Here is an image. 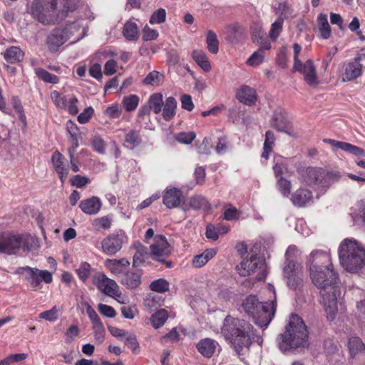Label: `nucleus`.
I'll return each mask as SVG.
<instances>
[{
  "label": "nucleus",
  "instance_id": "338daca9",
  "mask_svg": "<svg viewBox=\"0 0 365 365\" xmlns=\"http://www.w3.org/2000/svg\"><path fill=\"white\" fill-rule=\"evenodd\" d=\"M93 113V108L92 107H88L85 108L83 111L78 115L77 120L81 124L86 123L91 118Z\"/></svg>",
  "mask_w": 365,
  "mask_h": 365
},
{
  "label": "nucleus",
  "instance_id": "603ef678",
  "mask_svg": "<svg viewBox=\"0 0 365 365\" xmlns=\"http://www.w3.org/2000/svg\"><path fill=\"white\" fill-rule=\"evenodd\" d=\"M78 103V99L76 96H71L68 98L67 102L66 103V106L63 108V110H66L69 113V114L75 115L79 111L77 105Z\"/></svg>",
  "mask_w": 365,
  "mask_h": 365
},
{
  "label": "nucleus",
  "instance_id": "a19ab883",
  "mask_svg": "<svg viewBox=\"0 0 365 365\" xmlns=\"http://www.w3.org/2000/svg\"><path fill=\"white\" fill-rule=\"evenodd\" d=\"M35 73L39 79L46 83L56 84L59 81V78L57 76L41 68H36Z\"/></svg>",
  "mask_w": 365,
  "mask_h": 365
},
{
  "label": "nucleus",
  "instance_id": "412c9836",
  "mask_svg": "<svg viewBox=\"0 0 365 365\" xmlns=\"http://www.w3.org/2000/svg\"><path fill=\"white\" fill-rule=\"evenodd\" d=\"M323 142L356 156L365 157L364 150L351 143L329 138L324 139Z\"/></svg>",
  "mask_w": 365,
  "mask_h": 365
},
{
  "label": "nucleus",
  "instance_id": "a18cd8bd",
  "mask_svg": "<svg viewBox=\"0 0 365 365\" xmlns=\"http://www.w3.org/2000/svg\"><path fill=\"white\" fill-rule=\"evenodd\" d=\"M122 103L125 110L130 112L137 108L139 103V97L135 94L125 96L123 99Z\"/></svg>",
  "mask_w": 365,
  "mask_h": 365
},
{
  "label": "nucleus",
  "instance_id": "a211bd4d",
  "mask_svg": "<svg viewBox=\"0 0 365 365\" xmlns=\"http://www.w3.org/2000/svg\"><path fill=\"white\" fill-rule=\"evenodd\" d=\"M150 250L155 259L159 262H163L170 253L169 245L162 235L155 237V243L150 245Z\"/></svg>",
  "mask_w": 365,
  "mask_h": 365
},
{
  "label": "nucleus",
  "instance_id": "58836bf2",
  "mask_svg": "<svg viewBox=\"0 0 365 365\" xmlns=\"http://www.w3.org/2000/svg\"><path fill=\"white\" fill-rule=\"evenodd\" d=\"M189 206L190 208L195 210H207L210 207V204L204 197L195 195L189 199Z\"/></svg>",
  "mask_w": 365,
  "mask_h": 365
},
{
  "label": "nucleus",
  "instance_id": "72a5a7b5",
  "mask_svg": "<svg viewBox=\"0 0 365 365\" xmlns=\"http://www.w3.org/2000/svg\"><path fill=\"white\" fill-rule=\"evenodd\" d=\"M135 253L133 255V264L134 267H138L143 264L145 257L148 255V250L140 242H136L133 245Z\"/></svg>",
  "mask_w": 365,
  "mask_h": 365
},
{
  "label": "nucleus",
  "instance_id": "393cba45",
  "mask_svg": "<svg viewBox=\"0 0 365 365\" xmlns=\"http://www.w3.org/2000/svg\"><path fill=\"white\" fill-rule=\"evenodd\" d=\"M217 343L210 338L200 340L196 345L197 351L205 357L211 358L217 348Z\"/></svg>",
  "mask_w": 365,
  "mask_h": 365
},
{
  "label": "nucleus",
  "instance_id": "c9c22d12",
  "mask_svg": "<svg viewBox=\"0 0 365 365\" xmlns=\"http://www.w3.org/2000/svg\"><path fill=\"white\" fill-rule=\"evenodd\" d=\"M192 58L196 63L205 72H209L211 70V65L208 58L202 50H195L192 52Z\"/></svg>",
  "mask_w": 365,
  "mask_h": 365
},
{
  "label": "nucleus",
  "instance_id": "c03bdc74",
  "mask_svg": "<svg viewBox=\"0 0 365 365\" xmlns=\"http://www.w3.org/2000/svg\"><path fill=\"white\" fill-rule=\"evenodd\" d=\"M163 76L157 71L150 72L143 80L145 85L158 86L160 85Z\"/></svg>",
  "mask_w": 365,
  "mask_h": 365
},
{
  "label": "nucleus",
  "instance_id": "423d86ee",
  "mask_svg": "<svg viewBox=\"0 0 365 365\" xmlns=\"http://www.w3.org/2000/svg\"><path fill=\"white\" fill-rule=\"evenodd\" d=\"M253 336V327L250 323L239 319L230 322V342L237 355L242 354L244 349H250Z\"/></svg>",
  "mask_w": 365,
  "mask_h": 365
},
{
  "label": "nucleus",
  "instance_id": "aec40b11",
  "mask_svg": "<svg viewBox=\"0 0 365 365\" xmlns=\"http://www.w3.org/2000/svg\"><path fill=\"white\" fill-rule=\"evenodd\" d=\"M323 170L318 168H307L302 178L304 182L309 185H315L322 188Z\"/></svg>",
  "mask_w": 365,
  "mask_h": 365
},
{
  "label": "nucleus",
  "instance_id": "ea45409f",
  "mask_svg": "<svg viewBox=\"0 0 365 365\" xmlns=\"http://www.w3.org/2000/svg\"><path fill=\"white\" fill-rule=\"evenodd\" d=\"M150 108L158 114L161 111L163 105V95L160 93H156L150 96L149 101Z\"/></svg>",
  "mask_w": 365,
  "mask_h": 365
},
{
  "label": "nucleus",
  "instance_id": "c85d7f7f",
  "mask_svg": "<svg viewBox=\"0 0 365 365\" xmlns=\"http://www.w3.org/2000/svg\"><path fill=\"white\" fill-rule=\"evenodd\" d=\"M142 143V138L139 130H130L125 133L124 146L128 149L133 150L138 147Z\"/></svg>",
  "mask_w": 365,
  "mask_h": 365
},
{
  "label": "nucleus",
  "instance_id": "2eb2a0df",
  "mask_svg": "<svg viewBox=\"0 0 365 365\" xmlns=\"http://www.w3.org/2000/svg\"><path fill=\"white\" fill-rule=\"evenodd\" d=\"M93 283L105 294L110 297L118 295V284L114 280L108 278L104 274L97 273L93 277Z\"/></svg>",
  "mask_w": 365,
  "mask_h": 365
},
{
  "label": "nucleus",
  "instance_id": "774afa93",
  "mask_svg": "<svg viewBox=\"0 0 365 365\" xmlns=\"http://www.w3.org/2000/svg\"><path fill=\"white\" fill-rule=\"evenodd\" d=\"M98 309L101 314L106 317L113 318L116 315L115 309L112 307L107 304H99L98 306Z\"/></svg>",
  "mask_w": 365,
  "mask_h": 365
},
{
  "label": "nucleus",
  "instance_id": "9d476101",
  "mask_svg": "<svg viewBox=\"0 0 365 365\" xmlns=\"http://www.w3.org/2000/svg\"><path fill=\"white\" fill-rule=\"evenodd\" d=\"M283 276L287 286L292 289H296L302 284V273L298 264L289 262L283 268Z\"/></svg>",
  "mask_w": 365,
  "mask_h": 365
},
{
  "label": "nucleus",
  "instance_id": "3c124183",
  "mask_svg": "<svg viewBox=\"0 0 365 365\" xmlns=\"http://www.w3.org/2000/svg\"><path fill=\"white\" fill-rule=\"evenodd\" d=\"M300 251L295 245H290L287 248L285 253V264H289V262H292L293 264H297L295 262V259L300 255Z\"/></svg>",
  "mask_w": 365,
  "mask_h": 365
},
{
  "label": "nucleus",
  "instance_id": "b1692460",
  "mask_svg": "<svg viewBox=\"0 0 365 365\" xmlns=\"http://www.w3.org/2000/svg\"><path fill=\"white\" fill-rule=\"evenodd\" d=\"M101 206L102 203L98 197L83 200L79 204L82 212L90 215H96L100 211Z\"/></svg>",
  "mask_w": 365,
  "mask_h": 365
},
{
  "label": "nucleus",
  "instance_id": "6e6552de",
  "mask_svg": "<svg viewBox=\"0 0 365 365\" xmlns=\"http://www.w3.org/2000/svg\"><path fill=\"white\" fill-rule=\"evenodd\" d=\"M236 270L243 277L256 274L257 281L265 279L267 275L265 259L257 254H250L249 258L242 260L236 267Z\"/></svg>",
  "mask_w": 365,
  "mask_h": 365
},
{
  "label": "nucleus",
  "instance_id": "f704fd0d",
  "mask_svg": "<svg viewBox=\"0 0 365 365\" xmlns=\"http://www.w3.org/2000/svg\"><path fill=\"white\" fill-rule=\"evenodd\" d=\"M317 23L320 36L323 39H327L331 36V27L328 22L327 15L320 14L317 17Z\"/></svg>",
  "mask_w": 365,
  "mask_h": 365
},
{
  "label": "nucleus",
  "instance_id": "a878e982",
  "mask_svg": "<svg viewBox=\"0 0 365 365\" xmlns=\"http://www.w3.org/2000/svg\"><path fill=\"white\" fill-rule=\"evenodd\" d=\"M4 58L9 63H17L24 60V53L19 46H10L3 53Z\"/></svg>",
  "mask_w": 365,
  "mask_h": 365
},
{
  "label": "nucleus",
  "instance_id": "0eeeda50",
  "mask_svg": "<svg viewBox=\"0 0 365 365\" xmlns=\"http://www.w3.org/2000/svg\"><path fill=\"white\" fill-rule=\"evenodd\" d=\"M31 250V237L26 234L4 232L0 235V252L21 255Z\"/></svg>",
  "mask_w": 365,
  "mask_h": 365
},
{
  "label": "nucleus",
  "instance_id": "6e6d98bb",
  "mask_svg": "<svg viewBox=\"0 0 365 365\" xmlns=\"http://www.w3.org/2000/svg\"><path fill=\"white\" fill-rule=\"evenodd\" d=\"M93 225L97 230H108L111 225V220L108 216L101 217L93 220Z\"/></svg>",
  "mask_w": 365,
  "mask_h": 365
},
{
  "label": "nucleus",
  "instance_id": "1a4fd4ad",
  "mask_svg": "<svg viewBox=\"0 0 365 365\" xmlns=\"http://www.w3.org/2000/svg\"><path fill=\"white\" fill-rule=\"evenodd\" d=\"M15 274L23 276L24 279L34 289L40 288L42 282L49 284L53 280L52 274L50 272L41 270L29 266L18 267L15 271Z\"/></svg>",
  "mask_w": 365,
  "mask_h": 365
},
{
  "label": "nucleus",
  "instance_id": "ddd939ff",
  "mask_svg": "<svg viewBox=\"0 0 365 365\" xmlns=\"http://www.w3.org/2000/svg\"><path fill=\"white\" fill-rule=\"evenodd\" d=\"M271 125L278 131L284 133L291 137H299V132L294 128L285 114L282 112L274 113L271 120Z\"/></svg>",
  "mask_w": 365,
  "mask_h": 365
},
{
  "label": "nucleus",
  "instance_id": "79ce46f5",
  "mask_svg": "<svg viewBox=\"0 0 365 365\" xmlns=\"http://www.w3.org/2000/svg\"><path fill=\"white\" fill-rule=\"evenodd\" d=\"M206 44L208 51L212 53H217L219 50V41L217 38V35L215 33L209 30L207 31V38H206Z\"/></svg>",
  "mask_w": 365,
  "mask_h": 365
},
{
  "label": "nucleus",
  "instance_id": "8fccbe9b",
  "mask_svg": "<svg viewBox=\"0 0 365 365\" xmlns=\"http://www.w3.org/2000/svg\"><path fill=\"white\" fill-rule=\"evenodd\" d=\"M277 186L279 191L284 197H288L291 192V182L280 177L277 179Z\"/></svg>",
  "mask_w": 365,
  "mask_h": 365
},
{
  "label": "nucleus",
  "instance_id": "c756f323",
  "mask_svg": "<svg viewBox=\"0 0 365 365\" xmlns=\"http://www.w3.org/2000/svg\"><path fill=\"white\" fill-rule=\"evenodd\" d=\"M348 346L350 354L353 357L359 354L365 356V344L359 337H350L349 339Z\"/></svg>",
  "mask_w": 365,
  "mask_h": 365
},
{
  "label": "nucleus",
  "instance_id": "4c0bfd02",
  "mask_svg": "<svg viewBox=\"0 0 365 365\" xmlns=\"http://www.w3.org/2000/svg\"><path fill=\"white\" fill-rule=\"evenodd\" d=\"M275 142V136L272 131L268 130L265 133V140L264 142L263 152L262 158L267 160L270 153L272 151Z\"/></svg>",
  "mask_w": 365,
  "mask_h": 365
},
{
  "label": "nucleus",
  "instance_id": "864d4df0",
  "mask_svg": "<svg viewBox=\"0 0 365 365\" xmlns=\"http://www.w3.org/2000/svg\"><path fill=\"white\" fill-rule=\"evenodd\" d=\"M91 265L86 262H83L81 263L79 267L76 269L78 277L83 281L86 282L91 274Z\"/></svg>",
  "mask_w": 365,
  "mask_h": 365
},
{
  "label": "nucleus",
  "instance_id": "13d9d810",
  "mask_svg": "<svg viewBox=\"0 0 365 365\" xmlns=\"http://www.w3.org/2000/svg\"><path fill=\"white\" fill-rule=\"evenodd\" d=\"M264 59V53L262 50H257L254 52L252 56L247 59V63L250 66H257L262 63Z\"/></svg>",
  "mask_w": 365,
  "mask_h": 365
},
{
  "label": "nucleus",
  "instance_id": "680f3d73",
  "mask_svg": "<svg viewBox=\"0 0 365 365\" xmlns=\"http://www.w3.org/2000/svg\"><path fill=\"white\" fill-rule=\"evenodd\" d=\"M90 182L91 180L88 178L80 175H76L71 178V185L78 188L85 187Z\"/></svg>",
  "mask_w": 365,
  "mask_h": 365
},
{
  "label": "nucleus",
  "instance_id": "cd10ccee",
  "mask_svg": "<svg viewBox=\"0 0 365 365\" xmlns=\"http://www.w3.org/2000/svg\"><path fill=\"white\" fill-rule=\"evenodd\" d=\"M217 252L215 249L210 248L205 250L202 253L195 255L192 262V264L195 268H201L205 266L208 261L213 258Z\"/></svg>",
  "mask_w": 365,
  "mask_h": 365
},
{
  "label": "nucleus",
  "instance_id": "4468645a",
  "mask_svg": "<svg viewBox=\"0 0 365 365\" xmlns=\"http://www.w3.org/2000/svg\"><path fill=\"white\" fill-rule=\"evenodd\" d=\"M293 70L302 74L304 81L309 86H316L319 84L320 81L317 75L316 68L311 59L297 65V67L293 66Z\"/></svg>",
  "mask_w": 365,
  "mask_h": 365
},
{
  "label": "nucleus",
  "instance_id": "20e7f679",
  "mask_svg": "<svg viewBox=\"0 0 365 365\" xmlns=\"http://www.w3.org/2000/svg\"><path fill=\"white\" fill-rule=\"evenodd\" d=\"M339 257L342 267L349 272H357L365 267V250L354 238H346L341 242Z\"/></svg>",
  "mask_w": 365,
  "mask_h": 365
},
{
  "label": "nucleus",
  "instance_id": "e433bc0d",
  "mask_svg": "<svg viewBox=\"0 0 365 365\" xmlns=\"http://www.w3.org/2000/svg\"><path fill=\"white\" fill-rule=\"evenodd\" d=\"M168 318V311L164 309H160L152 314L150 317V322L153 328L158 329L164 325Z\"/></svg>",
  "mask_w": 365,
  "mask_h": 365
},
{
  "label": "nucleus",
  "instance_id": "4d7b16f0",
  "mask_svg": "<svg viewBox=\"0 0 365 365\" xmlns=\"http://www.w3.org/2000/svg\"><path fill=\"white\" fill-rule=\"evenodd\" d=\"M59 309L54 306L51 309L41 312L39 317L46 321L54 322L58 318Z\"/></svg>",
  "mask_w": 365,
  "mask_h": 365
},
{
  "label": "nucleus",
  "instance_id": "09e8293b",
  "mask_svg": "<svg viewBox=\"0 0 365 365\" xmlns=\"http://www.w3.org/2000/svg\"><path fill=\"white\" fill-rule=\"evenodd\" d=\"M284 19L281 16L278 17V19L272 24L271 29L269 31V36L272 40L275 41L280 33L282 31Z\"/></svg>",
  "mask_w": 365,
  "mask_h": 365
},
{
  "label": "nucleus",
  "instance_id": "dca6fc26",
  "mask_svg": "<svg viewBox=\"0 0 365 365\" xmlns=\"http://www.w3.org/2000/svg\"><path fill=\"white\" fill-rule=\"evenodd\" d=\"M69 39V34L63 29H56L48 36L46 44L50 51L56 52L58 48Z\"/></svg>",
  "mask_w": 365,
  "mask_h": 365
},
{
  "label": "nucleus",
  "instance_id": "052dcab7",
  "mask_svg": "<svg viewBox=\"0 0 365 365\" xmlns=\"http://www.w3.org/2000/svg\"><path fill=\"white\" fill-rule=\"evenodd\" d=\"M196 135L194 132H181L176 135V140L183 144H190L195 138Z\"/></svg>",
  "mask_w": 365,
  "mask_h": 365
},
{
  "label": "nucleus",
  "instance_id": "4be33fe9",
  "mask_svg": "<svg viewBox=\"0 0 365 365\" xmlns=\"http://www.w3.org/2000/svg\"><path fill=\"white\" fill-rule=\"evenodd\" d=\"M236 97L240 103L249 106L255 105L257 100L255 89L248 86H242L237 91Z\"/></svg>",
  "mask_w": 365,
  "mask_h": 365
},
{
  "label": "nucleus",
  "instance_id": "5fc2aeb1",
  "mask_svg": "<svg viewBox=\"0 0 365 365\" xmlns=\"http://www.w3.org/2000/svg\"><path fill=\"white\" fill-rule=\"evenodd\" d=\"M166 19V11L164 9L160 8L155 11L150 16V24H158L163 23Z\"/></svg>",
  "mask_w": 365,
  "mask_h": 365
},
{
  "label": "nucleus",
  "instance_id": "9b49d317",
  "mask_svg": "<svg viewBox=\"0 0 365 365\" xmlns=\"http://www.w3.org/2000/svg\"><path fill=\"white\" fill-rule=\"evenodd\" d=\"M361 56H357L353 61L346 62L343 64L341 73L342 82L354 81L362 75L363 66L360 63Z\"/></svg>",
  "mask_w": 365,
  "mask_h": 365
},
{
  "label": "nucleus",
  "instance_id": "bb28decb",
  "mask_svg": "<svg viewBox=\"0 0 365 365\" xmlns=\"http://www.w3.org/2000/svg\"><path fill=\"white\" fill-rule=\"evenodd\" d=\"M312 198V193L305 189L299 188L292 195L291 200L294 205L302 207L308 203Z\"/></svg>",
  "mask_w": 365,
  "mask_h": 365
},
{
  "label": "nucleus",
  "instance_id": "f03ea898",
  "mask_svg": "<svg viewBox=\"0 0 365 365\" xmlns=\"http://www.w3.org/2000/svg\"><path fill=\"white\" fill-rule=\"evenodd\" d=\"M78 0H34L31 6L34 17L44 25L54 24L60 15L75 9Z\"/></svg>",
  "mask_w": 365,
  "mask_h": 365
},
{
  "label": "nucleus",
  "instance_id": "0e129e2a",
  "mask_svg": "<svg viewBox=\"0 0 365 365\" xmlns=\"http://www.w3.org/2000/svg\"><path fill=\"white\" fill-rule=\"evenodd\" d=\"M251 35L254 43H259L260 40L266 37V34L262 31V27L259 26L251 28Z\"/></svg>",
  "mask_w": 365,
  "mask_h": 365
},
{
  "label": "nucleus",
  "instance_id": "f257e3e1",
  "mask_svg": "<svg viewBox=\"0 0 365 365\" xmlns=\"http://www.w3.org/2000/svg\"><path fill=\"white\" fill-rule=\"evenodd\" d=\"M307 264L309 267L312 282L320 290L327 317L332 321L336 318L339 310L341 291L330 255L327 251L315 250L309 254Z\"/></svg>",
  "mask_w": 365,
  "mask_h": 365
},
{
  "label": "nucleus",
  "instance_id": "473e14b6",
  "mask_svg": "<svg viewBox=\"0 0 365 365\" xmlns=\"http://www.w3.org/2000/svg\"><path fill=\"white\" fill-rule=\"evenodd\" d=\"M177 101L173 96L166 98L163 110V117L165 120H171L175 115Z\"/></svg>",
  "mask_w": 365,
  "mask_h": 365
},
{
  "label": "nucleus",
  "instance_id": "f3484780",
  "mask_svg": "<svg viewBox=\"0 0 365 365\" xmlns=\"http://www.w3.org/2000/svg\"><path fill=\"white\" fill-rule=\"evenodd\" d=\"M88 25L84 24L82 19L67 24L63 29L65 33L69 34V38H73V43L82 39L88 31Z\"/></svg>",
  "mask_w": 365,
  "mask_h": 365
},
{
  "label": "nucleus",
  "instance_id": "de8ad7c7",
  "mask_svg": "<svg viewBox=\"0 0 365 365\" xmlns=\"http://www.w3.org/2000/svg\"><path fill=\"white\" fill-rule=\"evenodd\" d=\"M51 99L54 105L58 109H63L66 106L68 98L66 96L61 95L57 91H53L50 94Z\"/></svg>",
  "mask_w": 365,
  "mask_h": 365
},
{
  "label": "nucleus",
  "instance_id": "bf43d9fd",
  "mask_svg": "<svg viewBox=\"0 0 365 365\" xmlns=\"http://www.w3.org/2000/svg\"><path fill=\"white\" fill-rule=\"evenodd\" d=\"M227 232V229L223 227L220 230V227H213L212 225H207L206 227L205 236L208 239L216 240L218 238V233H224Z\"/></svg>",
  "mask_w": 365,
  "mask_h": 365
},
{
  "label": "nucleus",
  "instance_id": "39448f33",
  "mask_svg": "<svg viewBox=\"0 0 365 365\" xmlns=\"http://www.w3.org/2000/svg\"><path fill=\"white\" fill-rule=\"evenodd\" d=\"M242 307L257 325L266 328L275 314L276 299L269 303H262L255 296L250 295L243 302Z\"/></svg>",
  "mask_w": 365,
  "mask_h": 365
},
{
  "label": "nucleus",
  "instance_id": "2f4dec72",
  "mask_svg": "<svg viewBox=\"0 0 365 365\" xmlns=\"http://www.w3.org/2000/svg\"><path fill=\"white\" fill-rule=\"evenodd\" d=\"M141 282V274L140 272H127L122 279L121 283L128 289H135Z\"/></svg>",
  "mask_w": 365,
  "mask_h": 365
},
{
  "label": "nucleus",
  "instance_id": "37998d69",
  "mask_svg": "<svg viewBox=\"0 0 365 365\" xmlns=\"http://www.w3.org/2000/svg\"><path fill=\"white\" fill-rule=\"evenodd\" d=\"M341 178L339 172H325L323 170L322 188L329 187L332 183L337 182Z\"/></svg>",
  "mask_w": 365,
  "mask_h": 365
},
{
  "label": "nucleus",
  "instance_id": "f8f14e48",
  "mask_svg": "<svg viewBox=\"0 0 365 365\" xmlns=\"http://www.w3.org/2000/svg\"><path fill=\"white\" fill-rule=\"evenodd\" d=\"M126 237L123 233H113L109 235L101 242L102 251L108 255L117 253L125 242Z\"/></svg>",
  "mask_w": 365,
  "mask_h": 365
},
{
  "label": "nucleus",
  "instance_id": "e2e57ef3",
  "mask_svg": "<svg viewBox=\"0 0 365 365\" xmlns=\"http://www.w3.org/2000/svg\"><path fill=\"white\" fill-rule=\"evenodd\" d=\"M92 147L97 153H103L106 149V143L99 135H95L92 140Z\"/></svg>",
  "mask_w": 365,
  "mask_h": 365
},
{
  "label": "nucleus",
  "instance_id": "6ab92c4d",
  "mask_svg": "<svg viewBox=\"0 0 365 365\" xmlns=\"http://www.w3.org/2000/svg\"><path fill=\"white\" fill-rule=\"evenodd\" d=\"M65 158L59 152L55 151L51 156V162L55 171L57 173L62 184L65 182L68 175V168L64 165Z\"/></svg>",
  "mask_w": 365,
  "mask_h": 365
},
{
  "label": "nucleus",
  "instance_id": "7ed1b4c3",
  "mask_svg": "<svg viewBox=\"0 0 365 365\" xmlns=\"http://www.w3.org/2000/svg\"><path fill=\"white\" fill-rule=\"evenodd\" d=\"M279 348L282 352L304 348L309 344L307 327L297 314H292L284 334L278 337Z\"/></svg>",
  "mask_w": 365,
  "mask_h": 365
},
{
  "label": "nucleus",
  "instance_id": "69168bd1",
  "mask_svg": "<svg viewBox=\"0 0 365 365\" xmlns=\"http://www.w3.org/2000/svg\"><path fill=\"white\" fill-rule=\"evenodd\" d=\"M124 342L125 345L128 346L134 352H135L136 350L139 348V344L136 339V337L133 334L127 333L125 336Z\"/></svg>",
  "mask_w": 365,
  "mask_h": 365
},
{
  "label": "nucleus",
  "instance_id": "7c9ffc66",
  "mask_svg": "<svg viewBox=\"0 0 365 365\" xmlns=\"http://www.w3.org/2000/svg\"><path fill=\"white\" fill-rule=\"evenodd\" d=\"M123 35L128 41H137L139 38V29L137 24L131 21H126L123 29Z\"/></svg>",
  "mask_w": 365,
  "mask_h": 365
},
{
  "label": "nucleus",
  "instance_id": "5701e85b",
  "mask_svg": "<svg viewBox=\"0 0 365 365\" xmlns=\"http://www.w3.org/2000/svg\"><path fill=\"white\" fill-rule=\"evenodd\" d=\"M182 196L180 190L175 187L167 188L163 196V204L168 209L176 207L180 204Z\"/></svg>",
  "mask_w": 365,
  "mask_h": 365
},
{
  "label": "nucleus",
  "instance_id": "49530a36",
  "mask_svg": "<svg viewBox=\"0 0 365 365\" xmlns=\"http://www.w3.org/2000/svg\"><path fill=\"white\" fill-rule=\"evenodd\" d=\"M169 282L165 279H158L153 281L150 284L152 291L163 293L169 289Z\"/></svg>",
  "mask_w": 365,
  "mask_h": 365
}]
</instances>
